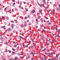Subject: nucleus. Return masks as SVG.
Returning <instances> with one entry per match:
<instances>
[{"label": "nucleus", "mask_w": 60, "mask_h": 60, "mask_svg": "<svg viewBox=\"0 0 60 60\" xmlns=\"http://www.w3.org/2000/svg\"><path fill=\"white\" fill-rule=\"evenodd\" d=\"M44 22H46V21H45V20H44Z\"/></svg>", "instance_id": "3c124183"}, {"label": "nucleus", "mask_w": 60, "mask_h": 60, "mask_svg": "<svg viewBox=\"0 0 60 60\" xmlns=\"http://www.w3.org/2000/svg\"><path fill=\"white\" fill-rule=\"evenodd\" d=\"M41 5H42V6H43V7H45V6H44V5H43V4H41Z\"/></svg>", "instance_id": "a878e982"}, {"label": "nucleus", "mask_w": 60, "mask_h": 60, "mask_svg": "<svg viewBox=\"0 0 60 60\" xmlns=\"http://www.w3.org/2000/svg\"><path fill=\"white\" fill-rule=\"evenodd\" d=\"M14 43H15V44H16V43H17V42H16L15 41H14Z\"/></svg>", "instance_id": "6ab92c4d"}, {"label": "nucleus", "mask_w": 60, "mask_h": 60, "mask_svg": "<svg viewBox=\"0 0 60 60\" xmlns=\"http://www.w3.org/2000/svg\"><path fill=\"white\" fill-rule=\"evenodd\" d=\"M11 22L12 23H14V21H11Z\"/></svg>", "instance_id": "bb28decb"}, {"label": "nucleus", "mask_w": 60, "mask_h": 60, "mask_svg": "<svg viewBox=\"0 0 60 60\" xmlns=\"http://www.w3.org/2000/svg\"><path fill=\"white\" fill-rule=\"evenodd\" d=\"M24 4H26V2H24Z\"/></svg>", "instance_id": "e2e57ef3"}, {"label": "nucleus", "mask_w": 60, "mask_h": 60, "mask_svg": "<svg viewBox=\"0 0 60 60\" xmlns=\"http://www.w3.org/2000/svg\"><path fill=\"white\" fill-rule=\"evenodd\" d=\"M44 60H46V58H44Z\"/></svg>", "instance_id": "4d7b16f0"}, {"label": "nucleus", "mask_w": 60, "mask_h": 60, "mask_svg": "<svg viewBox=\"0 0 60 60\" xmlns=\"http://www.w3.org/2000/svg\"><path fill=\"white\" fill-rule=\"evenodd\" d=\"M26 48H27V47H28V46L27 45H26Z\"/></svg>", "instance_id": "4c0bfd02"}, {"label": "nucleus", "mask_w": 60, "mask_h": 60, "mask_svg": "<svg viewBox=\"0 0 60 60\" xmlns=\"http://www.w3.org/2000/svg\"><path fill=\"white\" fill-rule=\"evenodd\" d=\"M30 48H33V47H34V46L33 45H32L30 46Z\"/></svg>", "instance_id": "0eeeda50"}, {"label": "nucleus", "mask_w": 60, "mask_h": 60, "mask_svg": "<svg viewBox=\"0 0 60 60\" xmlns=\"http://www.w3.org/2000/svg\"><path fill=\"white\" fill-rule=\"evenodd\" d=\"M2 34H0V36L2 37Z\"/></svg>", "instance_id": "c9c22d12"}, {"label": "nucleus", "mask_w": 60, "mask_h": 60, "mask_svg": "<svg viewBox=\"0 0 60 60\" xmlns=\"http://www.w3.org/2000/svg\"><path fill=\"white\" fill-rule=\"evenodd\" d=\"M49 25H51V23L50 22L49 23Z\"/></svg>", "instance_id": "b1692460"}, {"label": "nucleus", "mask_w": 60, "mask_h": 60, "mask_svg": "<svg viewBox=\"0 0 60 60\" xmlns=\"http://www.w3.org/2000/svg\"><path fill=\"white\" fill-rule=\"evenodd\" d=\"M32 42L33 43H34V40H33Z\"/></svg>", "instance_id": "e433bc0d"}, {"label": "nucleus", "mask_w": 60, "mask_h": 60, "mask_svg": "<svg viewBox=\"0 0 60 60\" xmlns=\"http://www.w3.org/2000/svg\"><path fill=\"white\" fill-rule=\"evenodd\" d=\"M2 39H3V38L1 37L0 38V40H2Z\"/></svg>", "instance_id": "dca6fc26"}, {"label": "nucleus", "mask_w": 60, "mask_h": 60, "mask_svg": "<svg viewBox=\"0 0 60 60\" xmlns=\"http://www.w3.org/2000/svg\"><path fill=\"white\" fill-rule=\"evenodd\" d=\"M46 45H47V46H49V44L48 43H47Z\"/></svg>", "instance_id": "72a5a7b5"}, {"label": "nucleus", "mask_w": 60, "mask_h": 60, "mask_svg": "<svg viewBox=\"0 0 60 60\" xmlns=\"http://www.w3.org/2000/svg\"><path fill=\"white\" fill-rule=\"evenodd\" d=\"M21 55H23V54H21Z\"/></svg>", "instance_id": "338daca9"}, {"label": "nucleus", "mask_w": 60, "mask_h": 60, "mask_svg": "<svg viewBox=\"0 0 60 60\" xmlns=\"http://www.w3.org/2000/svg\"><path fill=\"white\" fill-rule=\"evenodd\" d=\"M17 59H18V57H16L15 58V60H17Z\"/></svg>", "instance_id": "1a4fd4ad"}, {"label": "nucleus", "mask_w": 60, "mask_h": 60, "mask_svg": "<svg viewBox=\"0 0 60 60\" xmlns=\"http://www.w3.org/2000/svg\"><path fill=\"white\" fill-rule=\"evenodd\" d=\"M30 33H32L33 34V32H32V31H30Z\"/></svg>", "instance_id": "7c9ffc66"}, {"label": "nucleus", "mask_w": 60, "mask_h": 60, "mask_svg": "<svg viewBox=\"0 0 60 60\" xmlns=\"http://www.w3.org/2000/svg\"><path fill=\"white\" fill-rule=\"evenodd\" d=\"M41 39L42 40H43V38H41Z\"/></svg>", "instance_id": "052dcab7"}, {"label": "nucleus", "mask_w": 60, "mask_h": 60, "mask_svg": "<svg viewBox=\"0 0 60 60\" xmlns=\"http://www.w3.org/2000/svg\"><path fill=\"white\" fill-rule=\"evenodd\" d=\"M60 10V9H59V8H58L56 9V11H59Z\"/></svg>", "instance_id": "39448f33"}, {"label": "nucleus", "mask_w": 60, "mask_h": 60, "mask_svg": "<svg viewBox=\"0 0 60 60\" xmlns=\"http://www.w3.org/2000/svg\"><path fill=\"white\" fill-rule=\"evenodd\" d=\"M36 28H37L38 27V26H36Z\"/></svg>", "instance_id": "c03bdc74"}, {"label": "nucleus", "mask_w": 60, "mask_h": 60, "mask_svg": "<svg viewBox=\"0 0 60 60\" xmlns=\"http://www.w3.org/2000/svg\"><path fill=\"white\" fill-rule=\"evenodd\" d=\"M56 57H58V55H56Z\"/></svg>", "instance_id": "a19ab883"}, {"label": "nucleus", "mask_w": 60, "mask_h": 60, "mask_svg": "<svg viewBox=\"0 0 60 60\" xmlns=\"http://www.w3.org/2000/svg\"><path fill=\"white\" fill-rule=\"evenodd\" d=\"M49 60H51V59L49 58L48 59Z\"/></svg>", "instance_id": "bf43d9fd"}, {"label": "nucleus", "mask_w": 60, "mask_h": 60, "mask_svg": "<svg viewBox=\"0 0 60 60\" xmlns=\"http://www.w3.org/2000/svg\"><path fill=\"white\" fill-rule=\"evenodd\" d=\"M12 53H13V54H14V53H15V52H12Z\"/></svg>", "instance_id": "6e6d98bb"}, {"label": "nucleus", "mask_w": 60, "mask_h": 60, "mask_svg": "<svg viewBox=\"0 0 60 60\" xmlns=\"http://www.w3.org/2000/svg\"><path fill=\"white\" fill-rule=\"evenodd\" d=\"M41 49L40 50H41V49H42V48H43V47H41Z\"/></svg>", "instance_id": "393cba45"}, {"label": "nucleus", "mask_w": 60, "mask_h": 60, "mask_svg": "<svg viewBox=\"0 0 60 60\" xmlns=\"http://www.w3.org/2000/svg\"><path fill=\"white\" fill-rule=\"evenodd\" d=\"M46 48H45L44 49V50H46Z\"/></svg>", "instance_id": "603ef678"}, {"label": "nucleus", "mask_w": 60, "mask_h": 60, "mask_svg": "<svg viewBox=\"0 0 60 60\" xmlns=\"http://www.w3.org/2000/svg\"><path fill=\"white\" fill-rule=\"evenodd\" d=\"M29 43H31V41H29Z\"/></svg>", "instance_id": "49530a36"}, {"label": "nucleus", "mask_w": 60, "mask_h": 60, "mask_svg": "<svg viewBox=\"0 0 60 60\" xmlns=\"http://www.w3.org/2000/svg\"><path fill=\"white\" fill-rule=\"evenodd\" d=\"M43 1L44 2H45V0H43Z\"/></svg>", "instance_id": "09e8293b"}, {"label": "nucleus", "mask_w": 60, "mask_h": 60, "mask_svg": "<svg viewBox=\"0 0 60 60\" xmlns=\"http://www.w3.org/2000/svg\"><path fill=\"white\" fill-rule=\"evenodd\" d=\"M33 53V52H32L31 53H30V55H32V54Z\"/></svg>", "instance_id": "5fc2aeb1"}, {"label": "nucleus", "mask_w": 60, "mask_h": 60, "mask_svg": "<svg viewBox=\"0 0 60 60\" xmlns=\"http://www.w3.org/2000/svg\"><path fill=\"white\" fill-rule=\"evenodd\" d=\"M28 58H30V55H28Z\"/></svg>", "instance_id": "f8f14e48"}, {"label": "nucleus", "mask_w": 60, "mask_h": 60, "mask_svg": "<svg viewBox=\"0 0 60 60\" xmlns=\"http://www.w3.org/2000/svg\"><path fill=\"white\" fill-rule=\"evenodd\" d=\"M47 54V52H45V54Z\"/></svg>", "instance_id": "864d4df0"}, {"label": "nucleus", "mask_w": 60, "mask_h": 60, "mask_svg": "<svg viewBox=\"0 0 60 60\" xmlns=\"http://www.w3.org/2000/svg\"><path fill=\"white\" fill-rule=\"evenodd\" d=\"M11 29H10V28H9L8 30V31H11Z\"/></svg>", "instance_id": "20e7f679"}, {"label": "nucleus", "mask_w": 60, "mask_h": 60, "mask_svg": "<svg viewBox=\"0 0 60 60\" xmlns=\"http://www.w3.org/2000/svg\"><path fill=\"white\" fill-rule=\"evenodd\" d=\"M24 19H27V17H26V16L24 18Z\"/></svg>", "instance_id": "aec40b11"}, {"label": "nucleus", "mask_w": 60, "mask_h": 60, "mask_svg": "<svg viewBox=\"0 0 60 60\" xmlns=\"http://www.w3.org/2000/svg\"><path fill=\"white\" fill-rule=\"evenodd\" d=\"M21 9H23V7H22L21 8Z\"/></svg>", "instance_id": "de8ad7c7"}, {"label": "nucleus", "mask_w": 60, "mask_h": 60, "mask_svg": "<svg viewBox=\"0 0 60 60\" xmlns=\"http://www.w3.org/2000/svg\"><path fill=\"white\" fill-rule=\"evenodd\" d=\"M26 11H28V9H26Z\"/></svg>", "instance_id": "473e14b6"}, {"label": "nucleus", "mask_w": 60, "mask_h": 60, "mask_svg": "<svg viewBox=\"0 0 60 60\" xmlns=\"http://www.w3.org/2000/svg\"><path fill=\"white\" fill-rule=\"evenodd\" d=\"M20 38H21V39H24V38H23V37H21V36H20Z\"/></svg>", "instance_id": "9b49d317"}, {"label": "nucleus", "mask_w": 60, "mask_h": 60, "mask_svg": "<svg viewBox=\"0 0 60 60\" xmlns=\"http://www.w3.org/2000/svg\"><path fill=\"white\" fill-rule=\"evenodd\" d=\"M52 42L54 41V40H52Z\"/></svg>", "instance_id": "69168bd1"}, {"label": "nucleus", "mask_w": 60, "mask_h": 60, "mask_svg": "<svg viewBox=\"0 0 60 60\" xmlns=\"http://www.w3.org/2000/svg\"><path fill=\"white\" fill-rule=\"evenodd\" d=\"M41 60H44L43 59V57H41Z\"/></svg>", "instance_id": "9d476101"}, {"label": "nucleus", "mask_w": 60, "mask_h": 60, "mask_svg": "<svg viewBox=\"0 0 60 60\" xmlns=\"http://www.w3.org/2000/svg\"><path fill=\"white\" fill-rule=\"evenodd\" d=\"M36 21H38V19H36Z\"/></svg>", "instance_id": "a18cd8bd"}, {"label": "nucleus", "mask_w": 60, "mask_h": 60, "mask_svg": "<svg viewBox=\"0 0 60 60\" xmlns=\"http://www.w3.org/2000/svg\"><path fill=\"white\" fill-rule=\"evenodd\" d=\"M50 11V10H48V12H49Z\"/></svg>", "instance_id": "58836bf2"}, {"label": "nucleus", "mask_w": 60, "mask_h": 60, "mask_svg": "<svg viewBox=\"0 0 60 60\" xmlns=\"http://www.w3.org/2000/svg\"><path fill=\"white\" fill-rule=\"evenodd\" d=\"M44 4H46V2H44Z\"/></svg>", "instance_id": "a211bd4d"}, {"label": "nucleus", "mask_w": 60, "mask_h": 60, "mask_svg": "<svg viewBox=\"0 0 60 60\" xmlns=\"http://www.w3.org/2000/svg\"><path fill=\"white\" fill-rule=\"evenodd\" d=\"M11 26L12 27V28H13V26H14V25L13 24H12L11 25Z\"/></svg>", "instance_id": "423d86ee"}, {"label": "nucleus", "mask_w": 60, "mask_h": 60, "mask_svg": "<svg viewBox=\"0 0 60 60\" xmlns=\"http://www.w3.org/2000/svg\"><path fill=\"white\" fill-rule=\"evenodd\" d=\"M2 19H3V20H4V17H2Z\"/></svg>", "instance_id": "2eb2a0df"}, {"label": "nucleus", "mask_w": 60, "mask_h": 60, "mask_svg": "<svg viewBox=\"0 0 60 60\" xmlns=\"http://www.w3.org/2000/svg\"><path fill=\"white\" fill-rule=\"evenodd\" d=\"M58 32L59 34H60V29H58Z\"/></svg>", "instance_id": "7ed1b4c3"}, {"label": "nucleus", "mask_w": 60, "mask_h": 60, "mask_svg": "<svg viewBox=\"0 0 60 60\" xmlns=\"http://www.w3.org/2000/svg\"><path fill=\"white\" fill-rule=\"evenodd\" d=\"M12 49L13 50V51H15V49H13V48H12Z\"/></svg>", "instance_id": "5701e85b"}, {"label": "nucleus", "mask_w": 60, "mask_h": 60, "mask_svg": "<svg viewBox=\"0 0 60 60\" xmlns=\"http://www.w3.org/2000/svg\"><path fill=\"white\" fill-rule=\"evenodd\" d=\"M7 8V7H6L4 9V11H5L6 10V8Z\"/></svg>", "instance_id": "ea45409f"}, {"label": "nucleus", "mask_w": 60, "mask_h": 60, "mask_svg": "<svg viewBox=\"0 0 60 60\" xmlns=\"http://www.w3.org/2000/svg\"><path fill=\"white\" fill-rule=\"evenodd\" d=\"M17 3L18 4H19V2H18Z\"/></svg>", "instance_id": "79ce46f5"}, {"label": "nucleus", "mask_w": 60, "mask_h": 60, "mask_svg": "<svg viewBox=\"0 0 60 60\" xmlns=\"http://www.w3.org/2000/svg\"><path fill=\"white\" fill-rule=\"evenodd\" d=\"M33 58H32L31 59V60H34V59H33Z\"/></svg>", "instance_id": "8fccbe9b"}, {"label": "nucleus", "mask_w": 60, "mask_h": 60, "mask_svg": "<svg viewBox=\"0 0 60 60\" xmlns=\"http://www.w3.org/2000/svg\"><path fill=\"white\" fill-rule=\"evenodd\" d=\"M11 11V9H10V10H9V11H8V12H10V11Z\"/></svg>", "instance_id": "13d9d810"}, {"label": "nucleus", "mask_w": 60, "mask_h": 60, "mask_svg": "<svg viewBox=\"0 0 60 60\" xmlns=\"http://www.w3.org/2000/svg\"><path fill=\"white\" fill-rule=\"evenodd\" d=\"M35 12V11L34 10H33L32 11L30 12V14H33L34 12Z\"/></svg>", "instance_id": "f257e3e1"}, {"label": "nucleus", "mask_w": 60, "mask_h": 60, "mask_svg": "<svg viewBox=\"0 0 60 60\" xmlns=\"http://www.w3.org/2000/svg\"><path fill=\"white\" fill-rule=\"evenodd\" d=\"M56 30H58V29H57V28H56Z\"/></svg>", "instance_id": "0e129e2a"}, {"label": "nucleus", "mask_w": 60, "mask_h": 60, "mask_svg": "<svg viewBox=\"0 0 60 60\" xmlns=\"http://www.w3.org/2000/svg\"><path fill=\"white\" fill-rule=\"evenodd\" d=\"M59 8H60V4H59Z\"/></svg>", "instance_id": "f704fd0d"}, {"label": "nucleus", "mask_w": 60, "mask_h": 60, "mask_svg": "<svg viewBox=\"0 0 60 60\" xmlns=\"http://www.w3.org/2000/svg\"><path fill=\"white\" fill-rule=\"evenodd\" d=\"M27 24H26L24 25V26H27Z\"/></svg>", "instance_id": "f3484780"}, {"label": "nucleus", "mask_w": 60, "mask_h": 60, "mask_svg": "<svg viewBox=\"0 0 60 60\" xmlns=\"http://www.w3.org/2000/svg\"><path fill=\"white\" fill-rule=\"evenodd\" d=\"M4 43L5 44H7L8 43V42L6 41H5Z\"/></svg>", "instance_id": "6e6552de"}, {"label": "nucleus", "mask_w": 60, "mask_h": 60, "mask_svg": "<svg viewBox=\"0 0 60 60\" xmlns=\"http://www.w3.org/2000/svg\"><path fill=\"white\" fill-rule=\"evenodd\" d=\"M42 11V10L41 9H40L39 11L40 13H41V14H42V13H41Z\"/></svg>", "instance_id": "f03ea898"}, {"label": "nucleus", "mask_w": 60, "mask_h": 60, "mask_svg": "<svg viewBox=\"0 0 60 60\" xmlns=\"http://www.w3.org/2000/svg\"><path fill=\"white\" fill-rule=\"evenodd\" d=\"M53 55V53L52 52H51V56H52Z\"/></svg>", "instance_id": "2f4dec72"}, {"label": "nucleus", "mask_w": 60, "mask_h": 60, "mask_svg": "<svg viewBox=\"0 0 60 60\" xmlns=\"http://www.w3.org/2000/svg\"><path fill=\"white\" fill-rule=\"evenodd\" d=\"M8 51H9V53H11V51L9 50Z\"/></svg>", "instance_id": "c85d7f7f"}, {"label": "nucleus", "mask_w": 60, "mask_h": 60, "mask_svg": "<svg viewBox=\"0 0 60 60\" xmlns=\"http://www.w3.org/2000/svg\"><path fill=\"white\" fill-rule=\"evenodd\" d=\"M20 5H22V2H21L20 3Z\"/></svg>", "instance_id": "cd10ccee"}, {"label": "nucleus", "mask_w": 60, "mask_h": 60, "mask_svg": "<svg viewBox=\"0 0 60 60\" xmlns=\"http://www.w3.org/2000/svg\"><path fill=\"white\" fill-rule=\"evenodd\" d=\"M51 60H54L53 59H51Z\"/></svg>", "instance_id": "774afa93"}, {"label": "nucleus", "mask_w": 60, "mask_h": 60, "mask_svg": "<svg viewBox=\"0 0 60 60\" xmlns=\"http://www.w3.org/2000/svg\"><path fill=\"white\" fill-rule=\"evenodd\" d=\"M32 54L33 56H34V53L33 52H32Z\"/></svg>", "instance_id": "37998d69"}, {"label": "nucleus", "mask_w": 60, "mask_h": 60, "mask_svg": "<svg viewBox=\"0 0 60 60\" xmlns=\"http://www.w3.org/2000/svg\"><path fill=\"white\" fill-rule=\"evenodd\" d=\"M45 9H48V7H45Z\"/></svg>", "instance_id": "c756f323"}, {"label": "nucleus", "mask_w": 60, "mask_h": 60, "mask_svg": "<svg viewBox=\"0 0 60 60\" xmlns=\"http://www.w3.org/2000/svg\"><path fill=\"white\" fill-rule=\"evenodd\" d=\"M45 31V30H42V32H44Z\"/></svg>", "instance_id": "4be33fe9"}, {"label": "nucleus", "mask_w": 60, "mask_h": 60, "mask_svg": "<svg viewBox=\"0 0 60 60\" xmlns=\"http://www.w3.org/2000/svg\"><path fill=\"white\" fill-rule=\"evenodd\" d=\"M21 27H23V25H21Z\"/></svg>", "instance_id": "ddd939ff"}, {"label": "nucleus", "mask_w": 60, "mask_h": 60, "mask_svg": "<svg viewBox=\"0 0 60 60\" xmlns=\"http://www.w3.org/2000/svg\"><path fill=\"white\" fill-rule=\"evenodd\" d=\"M57 36L58 37H59V35L58 34H57Z\"/></svg>", "instance_id": "412c9836"}, {"label": "nucleus", "mask_w": 60, "mask_h": 60, "mask_svg": "<svg viewBox=\"0 0 60 60\" xmlns=\"http://www.w3.org/2000/svg\"><path fill=\"white\" fill-rule=\"evenodd\" d=\"M55 59H57L58 58L57 57H55Z\"/></svg>", "instance_id": "4468645a"}, {"label": "nucleus", "mask_w": 60, "mask_h": 60, "mask_svg": "<svg viewBox=\"0 0 60 60\" xmlns=\"http://www.w3.org/2000/svg\"><path fill=\"white\" fill-rule=\"evenodd\" d=\"M46 27H45L44 28V29H46Z\"/></svg>", "instance_id": "680f3d73"}]
</instances>
